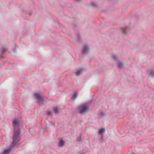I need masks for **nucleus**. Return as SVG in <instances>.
<instances>
[{"mask_svg": "<svg viewBox=\"0 0 154 154\" xmlns=\"http://www.w3.org/2000/svg\"><path fill=\"white\" fill-rule=\"evenodd\" d=\"M127 28H123L122 29V31H123V32L124 33H125V31L126 30Z\"/></svg>", "mask_w": 154, "mask_h": 154, "instance_id": "nucleus-13", "label": "nucleus"}, {"mask_svg": "<svg viewBox=\"0 0 154 154\" xmlns=\"http://www.w3.org/2000/svg\"><path fill=\"white\" fill-rule=\"evenodd\" d=\"M48 115H50V114H51V112H48Z\"/></svg>", "mask_w": 154, "mask_h": 154, "instance_id": "nucleus-16", "label": "nucleus"}, {"mask_svg": "<svg viewBox=\"0 0 154 154\" xmlns=\"http://www.w3.org/2000/svg\"><path fill=\"white\" fill-rule=\"evenodd\" d=\"M78 96V94L77 93H75L73 94V95L72 96L73 99H75Z\"/></svg>", "mask_w": 154, "mask_h": 154, "instance_id": "nucleus-10", "label": "nucleus"}, {"mask_svg": "<svg viewBox=\"0 0 154 154\" xmlns=\"http://www.w3.org/2000/svg\"><path fill=\"white\" fill-rule=\"evenodd\" d=\"M91 5H93V6H95V3H94V2H91Z\"/></svg>", "mask_w": 154, "mask_h": 154, "instance_id": "nucleus-15", "label": "nucleus"}, {"mask_svg": "<svg viewBox=\"0 0 154 154\" xmlns=\"http://www.w3.org/2000/svg\"><path fill=\"white\" fill-rule=\"evenodd\" d=\"M65 143V142L62 140H60V141L58 145L60 147H62L64 145Z\"/></svg>", "mask_w": 154, "mask_h": 154, "instance_id": "nucleus-4", "label": "nucleus"}, {"mask_svg": "<svg viewBox=\"0 0 154 154\" xmlns=\"http://www.w3.org/2000/svg\"><path fill=\"white\" fill-rule=\"evenodd\" d=\"M60 108L59 107H55L54 108L53 110L54 112L55 113H57L58 112Z\"/></svg>", "mask_w": 154, "mask_h": 154, "instance_id": "nucleus-5", "label": "nucleus"}, {"mask_svg": "<svg viewBox=\"0 0 154 154\" xmlns=\"http://www.w3.org/2000/svg\"><path fill=\"white\" fill-rule=\"evenodd\" d=\"M6 51V50L3 48H1V51L2 53H4V52L5 51Z\"/></svg>", "mask_w": 154, "mask_h": 154, "instance_id": "nucleus-12", "label": "nucleus"}, {"mask_svg": "<svg viewBox=\"0 0 154 154\" xmlns=\"http://www.w3.org/2000/svg\"><path fill=\"white\" fill-rule=\"evenodd\" d=\"M13 125L14 128V134L13 136V142L12 146L13 147L14 145L20 140V131L19 128V122L17 121L14 120L13 122Z\"/></svg>", "mask_w": 154, "mask_h": 154, "instance_id": "nucleus-1", "label": "nucleus"}, {"mask_svg": "<svg viewBox=\"0 0 154 154\" xmlns=\"http://www.w3.org/2000/svg\"><path fill=\"white\" fill-rule=\"evenodd\" d=\"M10 151V149H8L4 151L3 154H7Z\"/></svg>", "mask_w": 154, "mask_h": 154, "instance_id": "nucleus-9", "label": "nucleus"}, {"mask_svg": "<svg viewBox=\"0 0 154 154\" xmlns=\"http://www.w3.org/2000/svg\"><path fill=\"white\" fill-rule=\"evenodd\" d=\"M35 95L37 99L39 101H43V98L39 94L36 93L35 94Z\"/></svg>", "mask_w": 154, "mask_h": 154, "instance_id": "nucleus-3", "label": "nucleus"}, {"mask_svg": "<svg viewBox=\"0 0 154 154\" xmlns=\"http://www.w3.org/2000/svg\"><path fill=\"white\" fill-rule=\"evenodd\" d=\"M88 50V48L86 46H85L83 47L82 52L83 53H85V52L87 51Z\"/></svg>", "mask_w": 154, "mask_h": 154, "instance_id": "nucleus-8", "label": "nucleus"}, {"mask_svg": "<svg viewBox=\"0 0 154 154\" xmlns=\"http://www.w3.org/2000/svg\"><path fill=\"white\" fill-rule=\"evenodd\" d=\"M132 154H135L133 153Z\"/></svg>", "mask_w": 154, "mask_h": 154, "instance_id": "nucleus-17", "label": "nucleus"}, {"mask_svg": "<svg viewBox=\"0 0 154 154\" xmlns=\"http://www.w3.org/2000/svg\"><path fill=\"white\" fill-rule=\"evenodd\" d=\"M81 138L80 137H78L77 138V140L78 141H80V140H81Z\"/></svg>", "mask_w": 154, "mask_h": 154, "instance_id": "nucleus-14", "label": "nucleus"}, {"mask_svg": "<svg viewBox=\"0 0 154 154\" xmlns=\"http://www.w3.org/2000/svg\"><path fill=\"white\" fill-rule=\"evenodd\" d=\"M78 112L81 115H84L85 113L88 111V106L84 104L80 105L78 108Z\"/></svg>", "mask_w": 154, "mask_h": 154, "instance_id": "nucleus-2", "label": "nucleus"}, {"mask_svg": "<svg viewBox=\"0 0 154 154\" xmlns=\"http://www.w3.org/2000/svg\"><path fill=\"white\" fill-rule=\"evenodd\" d=\"M82 70H80L77 71L75 73V75L77 76H79L82 73Z\"/></svg>", "mask_w": 154, "mask_h": 154, "instance_id": "nucleus-6", "label": "nucleus"}, {"mask_svg": "<svg viewBox=\"0 0 154 154\" xmlns=\"http://www.w3.org/2000/svg\"><path fill=\"white\" fill-rule=\"evenodd\" d=\"M105 131V129L103 128H101L99 130V131L98 132V134H99L100 135L102 134V133Z\"/></svg>", "mask_w": 154, "mask_h": 154, "instance_id": "nucleus-7", "label": "nucleus"}, {"mask_svg": "<svg viewBox=\"0 0 154 154\" xmlns=\"http://www.w3.org/2000/svg\"><path fill=\"white\" fill-rule=\"evenodd\" d=\"M150 75L151 76H153L154 75V71H151V72H150Z\"/></svg>", "mask_w": 154, "mask_h": 154, "instance_id": "nucleus-11", "label": "nucleus"}]
</instances>
